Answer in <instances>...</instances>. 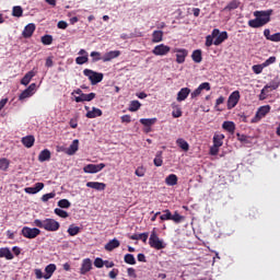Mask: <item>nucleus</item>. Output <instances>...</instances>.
Here are the masks:
<instances>
[{"mask_svg": "<svg viewBox=\"0 0 280 280\" xmlns=\"http://www.w3.org/2000/svg\"><path fill=\"white\" fill-rule=\"evenodd\" d=\"M254 16H256V19L249 20L248 26L254 27L255 30L264 27V25H268L270 16H272V10L255 11Z\"/></svg>", "mask_w": 280, "mask_h": 280, "instance_id": "f257e3e1", "label": "nucleus"}, {"mask_svg": "<svg viewBox=\"0 0 280 280\" xmlns=\"http://www.w3.org/2000/svg\"><path fill=\"white\" fill-rule=\"evenodd\" d=\"M34 226L44 229V231H48L50 233H56V231L60 230V222L56 221L55 219H35Z\"/></svg>", "mask_w": 280, "mask_h": 280, "instance_id": "f03ea898", "label": "nucleus"}, {"mask_svg": "<svg viewBox=\"0 0 280 280\" xmlns=\"http://www.w3.org/2000/svg\"><path fill=\"white\" fill-rule=\"evenodd\" d=\"M149 245L151 248H155V250H163V248L167 246L161 238H159V234H156V228L151 231Z\"/></svg>", "mask_w": 280, "mask_h": 280, "instance_id": "7ed1b4c3", "label": "nucleus"}, {"mask_svg": "<svg viewBox=\"0 0 280 280\" xmlns=\"http://www.w3.org/2000/svg\"><path fill=\"white\" fill-rule=\"evenodd\" d=\"M83 75H85V78H89L92 85L100 84V82L104 80V73L96 72L91 69H84Z\"/></svg>", "mask_w": 280, "mask_h": 280, "instance_id": "20e7f679", "label": "nucleus"}, {"mask_svg": "<svg viewBox=\"0 0 280 280\" xmlns=\"http://www.w3.org/2000/svg\"><path fill=\"white\" fill-rule=\"evenodd\" d=\"M21 234L26 240H36V237H38V235L40 234V230L37 228L24 226L21 231Z\"/></svg>", "mask_w": 280, "mask_h": 280, "instance_id": "39448f33", "label": "nucleus"}, {"mask_svg": "<svg viewBox=\"0 0 280 280\" xmlns=\"http://www.w3.org/2000/svg\"><path fill=\"white\" fill-rule=\"evenodd\" d=\"M240 91H234L228 98V110H233L240 104Z\"/></svg>", "mask_w": 280, "mask_h": 280, "instance_id": "423d86ee", "label": "nucleus"}, {"mask_svg": "<svg viewBox=\"0 0 280 280\" xmlns=\"http://www.w3.org/2000/svg\"><path fill=\"white\" fill-rule=\"evenodd\" d=\"M106 167V164L100 163V164H88L83 167V172L85 174H97V172H102Z\"/></svg>", "mask_w": 280, "mask_h": 280, "instance_id": "0eeeda50", "label": "nucleus"}, {"mask_svg": "<svg viewBox=\"0 0 280 280\" xmlns=\"http://www.w3.org/2000/svg\"><path fill=\"white\" fill-rule=\"evenodd\" d=\"M172 51V48L165 44H160L155 46L152 50L154 56H167L168 52Z\"/></svg>", "mask_w": 280, "mask_h": 280, "instance_id": "6e6552de", "label": "nucleus"}, {"mask_svg": "<svg viewBox=\"0 0 280 280\" xmlns=\"http://www.w3.org/2000/svg\"><path fill=\"white\" fill-rule=\"evenodd\" d=\"M174 54H176L177 65H183V62H185V58L189 56V51H187L185 48H175Z\"/></svg>", "mask_w": 280, "mask_h": 280, "instance_id": "1a4fd4ad", "label": "nucleus"}, {"mask_svg": "<svg viewBox=\"0 0 280 280\" xmlns=\"http://www.w3.org/2000/svg\"><path fill=\"white\" fill-rule=\"evenodd\" d=\"M93 270V261L91 258H84L80 268V275H86Z\"/></svg>", "mask_w": 280, "mask_h": 280, "instance_id": "9d476101", "label": "nucleus"}, {"mask_svg": "<svg viewBox=\"0 0 280 280\" xmlns=\"http://www.w3.org/2000/svg\"><path fill=\"white\" fill-rule=\"evenodd\" d=\"M270 105L260 106L255 115V120L260 121V119H264L268 113H270Z\"/></svg>", "mask_w": 280, "mask_h": 280, "instance_id": "9b49d317", "label": "nucleus"}, {"mask_svg": "<svg viewBox=\"0 0 280 280\" xmlns=\"http://www.w3.org/2000/svg\"><path fill=\"white\" fill-rule=\"evenodd\" d=\"M34 32H36V24L30 23L24 27V31L22 32L23 38H32L34 35Z\"/></svg>", "mask_w": 280, "mask_h": 280, "instance_id": "f8f14e48", "label": "nucleus"}, {"mask_svg": "<svg viewBox=\"0 0 280 280\" xmlns=\"http://www.w3.org/2000/svg\"><path fill=\"white\" fill-rule=\"evenodd\" d=\"M79 57L75 58L78 65H86L89 62V52L85 49L79 50Z\"/></svg>", "mask_w": 280, "mask_h": 280, "instance_id": "ddd939ff", "label": "nucleus"}, {"mask_svg": "<svg viewBox=\"0 0 280 280\" xmlns=\"http://www.w3.org/2000/svg\"><path fill=\"white\" fill-rule=\"evenodd\" d=\"M120 56L121 51L119 50L108 51L103 56V62H110V60H115V58H119Z\"/></svg>", "mask_w": 280, "mask_h": 280, "instance_id": "4468645a", "label": "nucleus"}, {"mask_svg": "<svg viewBox=\"0 0 280 280\" xmlns=\"http://www.w3.org/2000/svg\"><path fill=\"white\" fill-rule=\"evenodd\" d=\"M96 97L95 93H90V94H81L80 96H75L74 101L80 104V102H93V98Z\"/></svg>", "mask_w": 280, "mask_h": 280, "instance_id": "2eb2a0df", "label": "nucleus"}, {"mask_svg": "<svg viewBox=\"0 0 280 280\" xmlns=\"http://www.w3.org/2000/svg\"><path fill=\"white\" fill-rule=\"evenodd\" d=\"M86 187L95 189L96 191H104V189H106V184L100 182H88Z\"/></svg>", "mask_w": 280, "mask_h": 280, "instance_id": "dca6fc26", "label": "nucleus"}, {"mask_svg": "<svg viewBox=\"0 0 280 280\" xmlns=\"http://www.w3.org/2000/svg\"><path fill=\"white\" fill-rule=\"evenodd\" d=\"M79 149H80V140L75 139L72 141L70 147L66 150V154H68L69 156H73V154H75V152Z\"/></svg>", "mask_w": 280, "mask_h": 280, "instance_id": "f3484780", "label": "nucleus"}, {"mask_svg": "<svg viewBox=\"0 0 280 280\" xmlns=\"http://www.w3.org/2000/svg\"><path fill=\"white\" fill-rule=\"evenodd\" d=\"M189 93H191V90L189 88H183L177 93V102H185L187 97H189Z\"/></svg>", "mask_w": 280, "mask_h": 280, "instance_id": "a211bd4d", "label": "nucleus"}, {"mask_svg": "<svg viewBox=\"0 0 280 280\" xmlns=\"http://www.w3.org/2000/svg\"><path fill=\"white\" fill-rule=\"evenodd\" d=\"M102 115H103L102 109L97 107H92V110H89L85 114V117H88V119H95L96 117H102Z\"/></svg>", "mask_w": 280, "mask_h": 280, "instance_id": "6ab92c4d", "label": "nucleus"}, {"mask_svg": "<svg viewBox=\"0 0 280 280\" xmlns=\"http://www.w3.org/2000/svg\"><path fill=\"white\" fill-rule=\"evenodd\" d=\"M36 142V138L34 136H25L22 138V144L24 148H33Z\"/></svg>", "mask_w": 280, "mask_h": 280, "instance_id": "aec40b11", "label": "nucleus"}, {"mask_svg": "<svg viewBox=\"0 0 280 280\" xmlns=\"http://www.w3.org/2000/svg\"><path fill=\"white\" fill-rule=\"evenodd\" d=\"M220 34V30L214 28L211 33V35H208L206 37V47H211L213 45V38L218 37Z\"/></svg>", "mask_w": 280, "mask_h": 280, "instance_id": "412c9836", "label": "nucleus"}, {"mask_svg": "<svg viewBox=\"0 0 280 280\" xmlns=\"http://www.w3.org/2000/svg\"><path fill=\"white\" fill-rule=\"evenodd\" d=\"M121 243H119V240L113 238L105 245V250H108V253H112V250H115V248H119Z\"/></svg>", "mask_w": 280, "mask_h": 280, "instance_id": "4be33fe9", "label": "nucleus"}, {"mask_svg": "<svg viewBox=\"0 0 280 280\" xmlns=\"http://www.w3.org/2000/svg\"><path fill=\"white\" fill-rule=\"evenodd\" d=\"M215 40L213 42V45L218 46V45H222V43H224V40L229 39V33H226V31H223L220 33L219 31V36L214 37Z\"/></svg>", "mask_w": 280, "mask_h": 280, "instance_id": "5701e85b", "label": "nucleus"}, {"mask_svg": "<svg viewBox=\"0 0 280 280\" xmlns=\"http://www.w3.org/2000/svg\"><path fill=\"white\" fill-rule=\"evenodd\" d=\"M44 279L49 280L50 277H54V273L56 272V264H49L45 267Z\"/></svg>", "mask_w": 280, "mask_h": 280, "instance_id": "b1692460", "label": "nucleus"}, {"mask_svg": "<svg viewBox=\"0 0 280 280\" xmlns=\"http://www.w3.org/2000/svg\"><path fill=\"white\" fill-rule=\"evenodd\" d=\"M240 0H232L230 3L224 7L223 12H233V10H237L240 8Z\"/></svg>", "mask_w": 280, "mask_h": 280, "instance_id": "393cba45", "label": "nucleus"}, {"mask_svg": "<svg viewBox=\"0 0 280 280\" xmlns=\"http://www.w3.org/2000/svg\"><path fill=\"white\" fill-rule=\"evenodd\" d=\"M222 128L230 135H235V122L226 120L222 124Z\"/></svg>", "mask_w": 280, "mask_h": 280, "instance_id": "a878e982", "label": "nucleus"}, {"mask_svg": "<svg viewBox=\"0 0 280 280\" xmlns=\"http://www.w3.org/2000/svg\"><path fill=\"white\" fill-rule=\"evenodd\" d=\"M0 257L3 258L5 257L8 260L14 259V254L10 250L8 247H1L0 248Z\"/></svg>", "mask_w": 280, "mask_h": 280, "instance_id": "bb28decb", "label": "nucleus"}, {"mask_svg": "<svg viewBox=\"0 0 280 280\" xmlns=\"http://www.w3.org/2000/svg\"><path fill=\"white\" fill-rule=\"evenodd\" d=\"M36 75V72H34V70L28 71L21 80V84H23L24 86H27V84H30V82H32V78H34Z\"/></svg>", "mask_w": 280, "mask_h": 280, "instance_id": "cd10ccee", "label": "nucleus"}, {"mask_svg": "<svg viewBox=\"0 0 280 280\" xmlns=\"http://www.w3.org/2000/svg\"><path fill=\"white\" fill-rule=\"evenodd\" d=\"M213 145L222 148L224 145V133H215L213 136Z\"/></svg>", "mask_w": 280, "mask_h": 280, "instance_id": "c85d7f7f", "label": "nucleus"}, {"mask_svg": "<svg viewBox=\"0 0 280 280\" xmlns=\"http://www.w3.org/2000/svg\"><path fill=\"white\" fill-rule=\"evenodd\" d=\"M165 183L168 187H174V185H178V176H176V174H170L165 178Z\"/></svg>", "mask_w": 280, "mask_h": 280, "instance_id": "c756f323", "label": "nucleus"}, {"mask_svg": "<svg viewBox=\"0 0 280 280\" xmlns=\"http://www.w3.org/2000/svg\"><path fill=\"white\" fill-rule=\"evenodd\" d=\"M49 159H51V152L48 149L43 150L38 155L40 163H45V161H49Z\"/></svg>", "mask_w": 280, "mask_h": 280, "instance_id": "7c9ffc66", "label": "nucleus"}, {"mask_svg": "<svg viewBox=\"0 0 280 280\" xmlns=\"http://www.w3.org/2000/svg\"><path fill=\"white\" fill-rule=\"evenodd\" d=\"M148 237H150V233L144 232L141 234H133L130 236V240H141L143 242V244H145L148 242Z\"/></svg>", "mask_w": 280, "mask_h": 280, "instance_id": "2f4dec72", "label": "nucleus"}, {"mask_svg": "<svg viewBox=\"0 0 280 280\" xmlns=\"http://www.w3.org/2000/svg\"><path fill=\"white\" fill-rule=\"evenodd\" d=\"M176 144L178 145V148L184 150V152H189V143L187 142V140L179 138L176 140Z\"/></svg>", "mask_w": 280, "mask_h": 280, "instance_id": "473e14b6", "label": "nucleus"}, {"mask_svg": "<svg viewBox=\"0 0 280 280\" xmlns=\"http://www.w3.org/2000/svg\"><path fill=\"white\" fill-rule=\"evenodd\" d=\"M279 85H280L279 78H276L275 80L270 81L267 85H265V89H267L268 91H277V88Z\"/></svg>", "mask_w": 280, "mask_h": 280, "instance_id": "72a5a7b5", "label": "nucleus"}, {"mask_svg": "<svg viewBox=\"0 0 280 280\" xmlns=\"http://www.w3.org/2000/svg\"><path fill=\"white\" fill-rule=\"evenodd\" d=\"M191 59L194 60V62H197V63L202 62V50L200 49L194 50L191 54Z\"/></svg>", "mask_w": 280, "mask_h": 280, "instance_id": "f704fd0d", "label": "nucleus"}, {"mask_svg": "<svg viewBox=\"0 0 280 280\" xmlns=\"http://www.w3.org/2000/svg\"><path fill=\"white\" fill-rule=\"evenodd\" d=\"M163 42V31H154L152 33V43H162Z\"/></svg>", "mask_w": 280, "mask_h": 280, "instance_id": "c9c22d12", "label": "nucleus"}, {"mask_svg": "<svg viewBox=\"0 0 280 280\" xmlns=\"http://www.w3.org/2000/svg\"><path fill=\"white\" fill-rule=\"evenodd\" d=\"M140 124H142V126H145V128H150L151 126H154V124H156V118H141Z\"/></svg>", "mask_w": 280, "mask_h": 280, "instance_id": "e433bc0d", "label": "nucleus"}, {"mask_svg": "<svg viewBox=\"0 0 280 280\" xmlns=\"http://www.w3.org/2000/svg\"><path fill=\"white\" fill-rule=\"evenodd\" d=\"M153 163L155 167H161L163 165V152L160 151L156 153Z\"/></svg>", "mask_w": 280, "mask_h": 280, "instance_id": "4c0bfd02", "label": "nucleus"}, {"mask_svg": "<svg viewBox=\"0 0 280 280\" xmlns=\"http://www.w3.org/2000/svg\"><path fill=\"white\" fill-rule=\"evenodd\" d=\"M10 167V160L2 158L0 159V170L1 172H8V168Z\"/></svg>", "mask_w": 280, "mask_h": 280, "instance_id": "58836bf2", "label": "nucleus"}, {"mask_svg": "<svg viewBox=\"0 0 280 280\" xmlns=\"http://www.w3.org/2000/svg\"><path fill=\"white\" fill-rule=\"evenodd\" d=\"M80 233V226H75L74 224H71L68 229V234L71 237H75Z\"/></svg>", "mask_w": 280, "mask_h": 280, "instance_id": "ea45409f", "label": "nucleus"}, {"mask_svg": "<svg viewBox=\"0 0 280 280\" xmlns=\"http://www.w3.org/2000/svg\"><path fill=\"white\" fill-rule=\"evenodd\" d=\"M141 108V103L139 101H131L129 105L130 113H137Z\"/></svg>", "mask_w": 280, "mask_h": 280, "instance_id": "a19ab883", "label": "nucleus"}, {"mask_svg": "<svg viewBox=\"0 0 280 280\" xmlns=\"http://www.w3.org/2000/svg\"><path fill=\"white\" fill-rule=\"evenodd\" d=\"M124 259L125 264H128L129 266H135V264H137V259H135V255L132 254H126Z\"/></svg>", "mask_w": 280, "mask_h": 280, "instance_id": "79ce46f5", "label": "nucleus"}, {"mask_svg": "<svg viewBox=\"0 0 280 280\" xmlns=\"http://www.w3.org/2000/svg\"><path fill=\"white\" fill-rule=\"evenodd\" d=\"M90 56L92 58V62H100V60L104 61V57H102V52L100 51H92Z\"/></svg>", "mask_w": 280, "mask_h": 280, "instance_id": "37998d69", "label": "nucleus"}, {"mask_svg": "<svg viewBox=\"0 0 280 280\" xmlns=\"http://www.w3.org/2000/svg\"><path fill=\"white\" fill-rule=\"evenodd\" d=\"M12 16L21 19L23 16V8L21 5L13 7Z\"/></svg>", "mask_w": 280, "mask_h": 280, "instance_id": "c03bdc74", "label": "nucleus"}, {"mask_svg": "<svg viewBox=\"0 0 280 280\" xmlns=\"http://www.w3.org/2000/svg\"><path fill=\"white\" fill-rule=\"evenodd\" d=\"M171 220L175 222V224H180V222L185 220V217L180 215L178 212H174V214H171Z\"/></svg>", "mask_w": 280, "mask_h": 280, "instance_id": "a18cd8bd", "label": "nucleus"}, {"mask_svg": "<svg viewBox=\"0 0 280 280\" xmlns=\"http://www.w3.org/2000/svg\"><path fill=\"white\" fill-rule=\"evenodd\" d=\"M54 211H55V214L58 215L59 218H63V219L69 218V212L60 208H56Z\"/></svg>", "mask_w": 280, "mask_h": 280, "instance_id": "49530a36", "label": "nucleus"}, {"mask_svg": "<svg viewBox=\"0 0 280 280\" xmlns=\"http://www.w3.org/2000/svg\"><path fill=\"white\" fill-rule=\"evenodd\" d=\"M57 205L60 209H69L71 207V202L68 199H60Z\"/></svg>", "mask_w": 280, "mask_h": 280, "instance_id": "de8ad7c7", "label": "nucleus"}, {"mask_svg": "<svg viewBox=\"0 0 280 280\" xmlns=\"http://www.w3.org/2000/svg\"><path fill=\"white\" fill-rule=\"evenodd\" d=\"M264 69H266V67L264 66V63L254 65V66L252 67V70L254 71V73H256V75H259V73H261V71H264Z\"/></svg>", "mask_w": 280, "mask_h": 280, "instance_id": "09e8293b", "label": "nucleus"}, {"mask_svg": "<svg viewBox=\"0 0 280 280\" xmlns=\"http://www.w3.org/2000/svg\"><path fill=\"white\" fill-rule=\"evenodd\" d=\"M42 43L43 45H51V43H54V36L51 35L42 36Z\"/></svg>", "mask_w": 280, "mask_h": 280, "instance_id": "8fccbe9b", "label": "nucleus"}, {"mask_svg": "<svg viewBox=\"0 0 280 280\" xmlns=\"http://www.w3.org/2000/svg\"><path fill=\"white\" fill-rule=\"evenodd\" d=\"M160 220H162V222L172 220V211H170V209L164 210V214L160 215Z\"/></svg>", "mask_w": 280, "mask_h": 280, "instance_id": "3c124183", "label": "nucleus"}, {"mask_svg": "<svg viewBox=\"0 0 280 280\" xmlns=\"http://www.w3.org/2000/svg\"><path fill=\"white\" fill-rule=\"evenodd\" d=\"M51 198H56V192H49V194H45L42 196V201L43 202H49V200H51Z\"/></svg>", "mask_w": 280, "mask_h": 280, "instance_id": "603ef678", "label": "nucleus"}, {"mask_svg": "<svg viewBox=\"0 0 280 280\" xmlns=\"http://www.w3.org/2000/svg\"><path fill=\"white\" fill-rule=\"evenodd\" d=\"M32 95H34V93H31L27 89L24 90L20 96H19V100L20 101H23V100H27V97H32Z\"/></svg>", "mask_w": 280, "mask_h": 280, "instance_id": "864d4df0", "label": "nucleus"}, {"mask_svg": "<svg viewBox=\"0 0 280 280\" xmlns=\"http://www.w3.org/2000/svg\"><path fill=\"white\" fill-rule=\"evenodd\" d=\"M277 62V57L271 56L265 62H262V67H270V65H275Z\"/></svg>", "mask_w": 280, "mask_h": 280, "instance_id": "5fc2aeb1", "label": "nucleus"}, {"mask_svg": "<svg viewBox=\"0 0 280 280\" xmlns=\"http://www.w3.org/2000/svg\"><path fill=\"white\" fill-rule=\"evenodd\" d=\"M136 176H138L139 178H142V176H145V167L143 166H139L136 172H135Z\"/></svg>", "mask_w": 280, "mask_h": 280, "instance_id": "6e6d98bb", "label": "nucleus"}, {"mask_svg": "<svg viewBox=\"0 0 280 280\" xmlns=\"http://www.w3.org/2000/svg\"><path fill=\"white\" fill-rule=\"evenodd\" d=\"M268 93H270V91H268V90L264 86L262 90L260 91V94H259V100H260V102H264V100H266V97H268Z\"/></svg>", "mask_w": 280, "mask_h": 280, "instance_id": "4d7b16f0", "label": "nucleus"}, {"mask_svg": "<svg viewBox=\"0 0 280 280\" xmlns=\"http://www.w3.org/2000/svg\"><path fill=\"white\" fill-rule=\"evenodd\" d=\"M220 152V147H217L215 144H213L210 148L209 153L211 154V156H218V153Z\"/></svg>", "mask_w": 280, "mask_h": 280, "instance_id": "13d9d810", "label": "nucleus"}, {"mask_svg": "<svg viewBox=\"0 0 280 280\" xmlns=\"http://www.w3.org/2000/svg\"><path fill=\"white\" fill-rule=\"evenodd\" d=\"M198 88L199 91H211V84L209 82H203Z\"/></svg>", "mask_w": 280, "mask_h": 280, "instance_id": "bf43d9fd", "label": "nucleus"}, {"mask_svg": "<svg viewBox=\"0 0 280 280\" xmlns=\"http://www.w3.org/2000/svg\"><path fill=\"white\" fill-rule=\"evenodd\" d=\"M94 266L95 268H104V260L100 257L95 258Z\"/></svg>", "mask_w": 280, "mask_h": 280, "instance_id": "052dcab7", "label": "nucleus"}, {"mask_svg": "<svg viewBox=\"0 0 280 280\" xmlns=\"http://www.w3.org/2000/svg\"><path fill=\"white\" fill-rule=\"evenodd\" d=\"M269 40H271V43H280V33H275L271 35Z\"/></svg>", "mask_w": 280, "mask_h": 280, "instance_id": "680f3d73", "label": "nucleus"}, {"mask_svg": "<svg viewBox=\"0 0 280 280\" xmlns=\"http://www.w3.org/2000/svg\"><path fill=\"white\" fill-rule=\"evenodd\" d=\"M117 275H119V269H113L109 271L108 277L109 279H117Z\"/></svg>", "mask_w": 280, "mask_h": 280, "instance_id": "e2e57ef3", "label": "nucleus"}, {"mask_svg": "<svg viewBox=\"0 0 280 280\" xmlns=\"http://www.w3.org/2000/svg\"><path fill=\"white\" fill-rule=\"evenodd\" d=\"M57 27L59 30H67V27H69V24L66 21H59Z\"/></svg>", "mask_w": 280, "mask_h": 280, "instance_id": "0e129e2a", "label": "nucleus"}, {"mask_svg": "<svg viewBox=\"0 0 280 280\" xmlns=\"http://www.w3.org/2000/svg\"><path fill=\"white\" fill-rule=\"evenodd\" d=\"M34 272H35L36 279H45V275H43V270L35 269Z\"/></svg>", "mask_w": 280, "mask_h": 280, "instance_id": "69168bd1", "label": "nucleus"}, {"mask_svg": "<svg viewBox=\"0 0 280 280\" xmlns=\"http://www.w3.org/2000/svg\"><path fill=\"white\" fill-rule=\"evenodd\" d=\"M122 124H130L132 120L130 118V115H124L120 117Z\"/></svg>", "mask_w": 280, "mask_h": 280, "instance_id": "338daca9", "label": "nucleus"}, {"mask_svg": "<svg viewBox=\"0 0 280 280\" xmlns=\"http://www.w3.org/2000/svg\"><path fill=\"white\" fill-rule=\"evenodd\" d=\"M200 93H202V91L200 90V88H197L194 92H191L190 97L194 100V98L198 97V95H200Z\"/></svg>", "mask_w": 280, "mask_h": 280, "instance_id": "774afa93", "label": "nucleus"}]
</instances>
